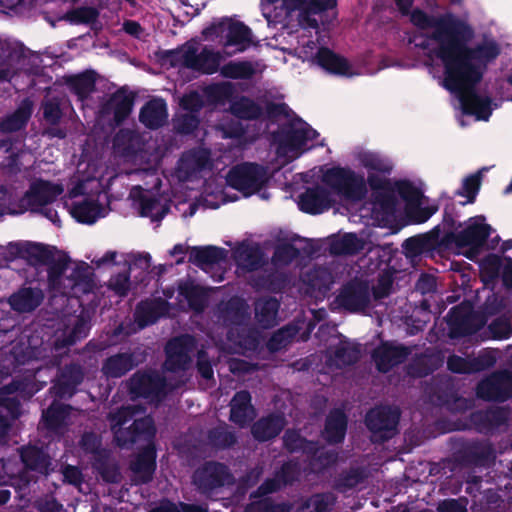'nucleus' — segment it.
<instances>
[{
	"label": "nucleus",
	"instance_id": "nucleus-2",
	"mask_svg": "<svg viewBox=\"0 0 512 512\" xmlns=\"http://www.w3.org/2000/svg\"><path fill=\"white\" fill-rule=\"evenodd\" d=\"M140 412L137 406H123L109 413L108 420L118 447L128 449L138 442L148 443L130 464L136 482L147 484L152 481L156 470L157 454L153 443L156 427L150 415L137 417Z\"/></svg>",
	"mask_w": 512,
	"mask_h": 512
},
{
	"label": "nucleus",
	"instance_id": "nucleus-11",
	"mask_svg": "<svg viewBox=\"0 0 512 512\" xmlns=\"http://www.w3.org/2000/svg\"><path fill=\"white\" fill-rule=\"evenodd\" d=\"M478 399L503 403L512 399V371L497 370L481 379L475 388Z\"/></svg>",
	"mask_w": 512,
	"mask_h": 512
},
{
	"label": "nucleus",
	"instance_id": "nucleus-30",
	"mask_svg": "<svg viewBox=\"0 0 512 512\" xmlns=\"http://www.w3.org/2000/svg\"><path fill=\"white\" fill-rule=\"evenodd\" d=\"M314 58L316 64L330 74L339 76L352 75L349 61L328 47H320Z\"/></svg>",
	"mask_w": 512,
	"mask_h": 512
},
{
	"label": "nucleus",
	"instance_id": "nucleus-29",
	"mask_svg": "<svg viewBox=\"0 0 512 512\" xmlns=\"http://www.w3.org/2000/svg\"><path fill=\"white\" fill-rule=\"evenodd\" d=\"M509 419V410L504 407H495L479 410L471 414V421L480 432L488 433L506 425Z\"/></svg>",
	"mask_w": 512,
	"mask_h": 512
},
{
	"label": "nucleus",
	"instance_id": "nucleus-58",
	"mask_svg": "<svg viewBox=\"0 0 512 512\" xmlns=\"http://www.w3.org/2000/svg\"><path fill=\"white\" fill-rule=\"evenodd\" d=\"M222 55L220 52H215L212 49L205 46L199 53V59L197 62V68L194 71L201 72L203 74L212 75L219 70Z\"/></svg>",
	"mask_w": 512,
	"mask_h": 512
},
{
	"label": "nucleus",
	"instance_id": "nucleus-60",
	"mask_svg": "<svg viewBox=\"0 0 512 512\" xmlns=\"http://www.w3.org/2000/svg\"><path fill=\"white\" fill-rule=\"evenodd\" d=\"M483 170H485V168L463 179L461 188L456 191V195L463 196L467 199L466 202H462V205H465L466 203L472 204L475 202L481 187Z\"/></svg>",
	"mask_w": 512,
	"mask_h": 512
},
{
	"label": "nucleus",
	"instance_id": "nucleus-32",
	"mask_svg": "<svg viewBox=\"0 0 512 512\" xmlns=\"http://www.w3.org/2000/svg\"><path fill=\"white\" fill-rule=\"evenodd\" d=\"M168 117L167 104L162 98H153L146 102L140 110L139 120L148 129L162 127Z\"/></svg>",
	"mask_w": 512,
	"mask_h": 512
},
{
	"label": "nucleus",
	"instance_id": "nucleus-42",
	"mask_svg": "<svg viewBox=\"0 0 512 512\" xmlns=\"http://www.w3.org/2000/svg\"><path fill=\"white\" fill-rule=\"evenodd\" d=\"M70 409V405L54 400L42 413L45 428L50 431L62 428L69 417Z\"/></svg>",
	"mask_w": 512,
	"mask_h": 512
},
{
	"label": "nucleus",
	"instance_id": "nucleus-38",
	"mask_svg": "<svg viewBox=\"0 0 512 512\" xmlns=\"http://www.w3.org/2000/svg\"><path fill=\"white\" fill-rule=\"evenodd\" d=\"M97 73L94 70H86L76 75L66 77L65 83L69 90L80 100H85L96 89Z\"/></svg>",
	"mask_w": 512,
	"mask_h": 512
},
{
	"label": "nucleus",
	"instance_id": "nucleus-12",
	"mask_svg": "<svg viewBox=\"0 0 512 512\" xmlns=\"http://www.w3.org/2000/svg\"><path fill=\"white\" fill-rule=\"evenodd\" d=\"M456 463L464 467L489 468L496 459L493 446L485 441L465 440L453 452Z\"/></svg>",
	"mask_w": 512,
	"mask_h": 512
},
{
	"label": "nucleus",
	"instance_id": "nucleus-8",
	"mask_svg": "<svg viewBox=\"0 0 512 512\" xmlns=\"http://www.w3.org/2000/svg\"><path fill=\"white\" fill-rule=\"evenodd\" d=\"M316 136L318 132L299 117L283 124L272 133L273 140L278 144L279 149L289 152L303 149L307 142Z\"/></svg>",
	"mask_w": 512,
	"mask_h": 512
},
{
	"label": "nucleus",
	"instance_id": "nucleus-56",
	"mask_svg": "<svg viewBox=\"0 0 512 512\" xmlns=\"http://www.w3.org/2000/svg\"><path fill=\"white\" fill-rule=\"evenodd\" d=\"M93 468L107 483H117L120 479V471L116 464L110 460V452L99 454V457L92 462Z\"/></svg>",
	"mask_w": 512,
	"mask_h": 512
},
{
	"label": "nucleus",
	"instance_id": "nucleus-53",
	"mask_svg": "<svg viewBox=\"0 0 512 512\" xmlns=\"http://www.w3.org/2000/svg\"><path fill=\"white\" fill-rule=\"evenodd\" d=\"M307 284L315 291L326 293L334 282L331 271L324 266H316L307 274Z\"/></svg>",
	"mask_w": 512,
	"mask_h": 512
},
{
	"label": "nucleus",
	"instance_id": "nucleus-35",
	"mask_svg": "<svg viewBox=\"0 0 512 512\" xmlns=\"http://www.w3.org/2000/svg\"><path fill=\"white\" fill-rule=\"evenodd\" d=\"M89 330L90 321L87 317L81 314L76 319L73 327L70 330L64 331L61 335L56 337L53 343V349L56 352H59L62 349L73 346L78 341L87 337Z\"/></svg>",
	"mask_w": 512,
	"mask_h": 512
},
{
	"label": "nucleus",
	"instance_id": "nucleus-44",
	"mask_svg": "<svg viewBox=\"0 0 512 512\" xmlns=\"http://www.w3.org/2000/svg\"><path fill=\"white\" fill-rule=\"evenodd\" d=\"M359 160L361 165L368 170V174L374 173L388 178L393 171L392 161L379 153L364 152L360 155Z\"/></svg>",
	"mask_w": 512,
	"mask_h": 512
},
{
	"label": "nucleus",
	"instance_id": "nucleus-17",
	"mask_svg": "<svg viewBox=\"0 0 512 512\" xmlns=\"http://www.w3.org/2000/svg\"><path fill=\"white\" fill-rule=\"evenodd\" d=\"M165 387L166 379L155 370L137 371L129 380V392L134 398L159 399Z\"/></svg>",
	"mask_w": 512,
	"mask_h": 512
},
{
	"label": "nucleus",
	"instance_id": "nucleus-62",
	"mask_svg": "<svg viewBox=\"0 0 512 512\" xmlns=\"http://www.w3.org/2000/svg\"><path fill=\"white\" fill-rule=\"evenodd\" d=\"M30 115L31 113L28 109H17L0 122L1 132L11 133L23 129L27 125Z\"/></svg>",
	"mask_w": 512,
	"mask_h": 512
},
{
	"label": "nucleus",
	"instance_id": "nucleus-40",
	"mask_svg": "<svg viewBox=\"0 0 512 512\" xmlns=\"http://www.w3.org/2000/svg\"><path fill=\"white\" fill-rule=\"evenodd\" d=\"M227 250L217 246H195L192 247L189 261L199 268L212 266L225 261Z\"/></svg>",
	"mask_w": 512,
	"mask_h": 512
},
{
	"label": "nucleus",
	"instance_id": "nucleus-46",
	"mask_svg": "<svg viewBox=\"0 0 512 512\" xmlns=\"http://www.w3.org/2000/svg\"><path fill=\"white\" fill-rule=\"evenodd\" d=\"M102 207L96 200L85 199L73 203L71 214L82 224H93L100 217Z\"/></svg>",
	"mask_w": 512,
	"mask_h": 512
},
{
	"label": "nucleus",
	"instance_id": "nucleus-39",
	"mask_svg": "<svg viewBox=\"0 0 512 512\" xmlns=\"http://www.w3.org/2000/svg\"><path fill=\"white\" fill-rule=\"evenodd\" d=\"M280 303L275 297L260 298L255 302V319L263 329L277 325V315Z\"/></svg>",
	"mask_w": 512,
	"mask_h": 512
},
{
	"label": "nucleus",
	"instance_id": "nucleus-31",
	"mask_svg": "<svg viewBox=\"0 0 512 512\" xmlns=\"http://www.w3.org/2000/svg\"><path fill=\"white\" fill-rule=\"evenodd\" d=\"M44 299L41 289L21 287L8 298L11 309L18 313L32 312L38 308Z\"/></svg>",
	"mask_w": 512,
	"mask_h": 512
},
{
	"label": "nucleus",
	"instance_id": "nucleus-7",
	"mask_svg": "<svg viewBox=\"0 0 512 512\" xmlns=\"http://www.w3.org/2000/svg\"><path fill=\"white\" fill-rule=\"evenodd\" d=\"M64 192L61 184H55L47 180L39 179L29 186L18 202L19 211H11L10 214H22L40 211L42 207L51 205Z\"/></svg>",
	"mask_w": 512,
	"mask_h": 512
},
{
	"label": "nucleus",
	"instance_id": "nucleus-9",
	"mask_svg": "<svg viewBox=\"0 0 512 512\" xmlns=\"http://www.w3.org/2000/svg\"><path fill=\"white\" fill-rule=\"evenodd\" d=\"M226 180L231 188L244 196H250L260 191L265 184V169L257 163L244 162L232 167Z\"/></svg>",
	"mask_w": 512,
	"mask_h": 512
},
{
	"label": "nucleus",
	"instance_id": "nucleus-25",
	"mask_svg": "<svg viewBox=\"0 0 512 512\" xmlns=\"http://www.w3.org/2000/svg\"><path fill=\"white\" fill-rule=\"evenodd\" d=\"M135 102V94L124 87L117 89L103 104V112L112 113L116 125H121L131 114Z\"/></svg>",
	"mask_w": 512,
	"mask_h": 512
},
{
	"label": "nucleus",
	"instance_id": "nucleus-10",
	"mask_svg": "<svg viewBox=\"0 0 512 512\" xmlns=\"http://www.w3.org/2000/svg\"><path fill=\"white\" fill-rule=\"evenodd\" d=\"M400 419L398 408L379 406L369 410L365 416V425L372 434L373 442L384 443L397 432Z\"/></svg>",
	"mask_w": 512,
	"mask_h": 512
},
{
	"label": "nucleus",
	"instance_id": "nucleus-51",
	"mask_svg": "<svg viewBox=\"0 0 512 512\" xmlns=\"http://www.w3.org/2000/svg\"><path fill=\"white\" fill-rule=\"evenodd\" d=\"M220 73L224 78L249 80L256 69L250 61H229L220 68Z\"/></svg>",
	"mask_w": 512,
	"mask_h": 512
},
{
	"label": "nucleus",
	"instance_id": "nucleus-63",
	"mask_svg": "<svg viewBox=\"0 0 512 512\" xmlns=\"http://www.w3.org/2000/svg\"><path fill=\"white\" fill-rule=\"evenodd\" d=\"M99 17V11L95 7L82 6L69 10L64 19L72 24H92Z\"/></svg>",
	"mask_w": 512,
	"mask_h": 512
},
{
	"label": "nucleus",
	"instance_id": "nucleus-45",
	"mask_svg": "<svg viewBox=\"0 0 512 512\" xmlns=\"http://www.w3.org/2000/svg\"><path fill=\"white\" fill-rule=\"evenodd\" d=\"M367 477L368 474L364 467H351L338 474L334 480V488L340 493H345L363 483Z\"/></svg>",
	"mask_w": 512,
	"mask_h": 512
},
{
	"label": "nucleus",
	"instance_id": "nucleus-26",
	"mask_svg": "<svg viewBox=\"0 0 512 512\" xmlns=\"http://www.w3.org/2000/svg\"><path fill=\"white\" fill-rule=\"evenodd\" d=\"M136 352H119L107 357L101 367L107 378H121L140 364Z\"/></svg>",
	"mask_w": 512,
	"mask_h": 512
},
{
	"label": "nucleus",
	"instance_id": "nucleus-52",
	"mask_svg": "<svg viewBox=\"0 0 512 512\" xmlns=\"http://www.w3.org/2000/svg\"><path fill=\"white\" fill-rule=\"evenodd\" d=\"M310 470L315 474H323L338 461L339 455L335 450H322L318 447V452L307 454Z\"/></svg>",
	"mask_w": 512,
	"mask_h": 512
},
{
	"label": "nucleus",
	"instance_id": "nucleus-18",
	"mask_svg": "<svg viewBox=\"0 0 512 512\" xmlns=\"http://www.w3.org/2000/svg\"><path fill=\"white\" fill-rule=\"evenodd\" d=\"M491 232V225L474 222L459 232H447L442 241L454 243L459 248L469 247L477 251L484 246Z\"/></svg>",
	"mask_w": 512,
	"mask_h": 512
},
{
	"label": "nucleus",
	"instance_id": "nucleus-43",
	"mask_svg": "<svg viewBox=\"0 0 512 512\" xmlns=\"http://www.w3.org/2000/svg\"><path fill=\"white\" fill-rule=\"evenodd\" d=\"M208 443L217 450H226L234 447L238 442L236 432L227 424L211 428L207 433Z\"/></svg>",
	"mask_w": 512,
	"mask_h": 512
},
{
	"label": "nucleus",
	"instance_id": "nucleus-20",
	"mask_svg": "<svg viewBox=\"0 0 512 512\" xmlns=\"http://www.w3.org/2000/svg\"><path fill=\"white\" fill-rule=\"evenodd\" d=\"M448 336L451 339H460L478 332L483 323H476V316L465 308L457 305L452 307L446 316Z\"/></svg>",
	"mask_w": 512,
	"mask_h": 512
},
{
	"label": "nucleus",
	"instance_id": "nucleus-33",
	"mask_svg": "<svg viewBox=\"0 0 512 512\" xmlns=\"http://www.w3.org/2000/svg\"><path fill=\"white\" fill-rule=\"evenodd\" d=\"M237 266L246 272L259 270L265 263L264 253L259 245L241 243L233 251Z\"/></svg>",
	"mask_w": 512,
	"mask_h": 512
},
{
	"label": "nucleus",
	"instance_id": "nucleus-57",
	"mask_svg": "<svg viewBox=\"0 0 512 512\" xmlns=\"http://www.w3.org/2000/svg\"><path fill=\"white\" fill-rule=\"evenodd\" d=\"M333 357L337 367L343 368L350 366L359 360L360 349L357 345L342 342L335 347Z\"/></svg>",
	"mask_w": 512,
	"mask_h": 512
},
{
	"label": "nucleus",
	"instance_id": "nucleus-36",
	"mask_svg": "<svg viewBox=\"0 0 512 512\" xmlns=\"http://www.w3.org/2000/svg\"><path fill=\"white\" fill-rule=\"evenodd\" d=\"M226 28L225 47L236 46L239 52H243L252 44V30L243 22L228 19Z\"/></svg>",
	"mask_w": 512,
	"mask_h": 512
},
{
	"label": "nucleus",
	"instance_id": "nucleus-50",
	"mask_svg": "<svg viewBox=\"0 0 512 512\" xmlns=\"http://www.w3.org/2000/svg\"><path fill=\"white\" fill-rule=\"evenodd\" d=\"M140 215L149 217L153 222L161 221L169 211V207L163 205L156 196L142 195L139 198Z\"/></svg>",
	"mask_w": 512,
	"mask_h": 512
},
{
	"label": "nucleus",
	"instance_id": "nucleus-1",
	"mask_svg": "<svg viewBox=\"0 0 512 512\" xmlns=\"http://www.w3.org/2000/svg\"><path fill=\"white\" fill-rule=\"evenodd\" d=\"M501 53V47L494 39H483L472 49L444 67V87L456 93L462 112L488 121L492 114V99L480 96L476 87L483 80L489 64Z\"/></svg>",
	"mask_w": 512,
	"mask_h": 512
},
{
	"label": "nucleus",
	"instance_id": "nucleus-23",
	"mask_svg": "<svg viewBox=\"0 0 512 512\" xmlns=\"http://www.w3.org/2000/svg\"><path fill=\"white\" fill-rule=\"evenodd\" d=\"M48 371V367H33L23 376L14 378L6 388L10 393H18L23 399L28 400L47 384V381L40 382L38 378L41 377L42 373H46Z\"/></svg>",
	"mask_w": 512,
	"mask_h": 512
},
{
	"label": "nucleus",
	"instance_id": "nucleus-61",
	"mask_svg": "<svg viewBox=\"0 0 512 512\" xmlns=\"http://www.w3.org/2000/svg\"><path fill=\"white\" fill-rule=\"evenodd\" d=\"M208 162V154L203 151H189L184 153L179 159L180 170L191 174L202 170Z\"/></svg>",
	"mask_w": 512,
	"mask_h": 512
},
{
	"label": "nucleus",
	"instance_id": "nucleus-48",
	"mask_svg": "<svg viewBox=\"0 0 512 512\" xmlns=\"http://www.w3.org/2000/svg\"><path fill=\"white\" fill-rule=\"evenodd\" d=\"M231 113L242 120H257L262 117L263 109L253 99L241 96L230 105Z\"/></svg>",
	"mask_w": 512,
	"mask_h": 512
},
{
	"label": "nucleus",
	"instance_id": "nucleus-47",
	"mask_svg": "<svg viewBox=\"0 0 512 512\" xmlns=\"http://www.w3.org/2000/svg\"><path fill=\"white\" fill-rule=\"evenodd\" d=\"M179 294L186 299L191 310L196 313L204 311L207 305V293L203 287L193 283H184L179 286Z\"/></svg>",
	"mask_w": 512,
	"mask_h": 512
},
{
	"label": "nucleus",
	"instance_id": "nucleus-27",
	"mask_svg": "<svg viewBox=\"0 0 512 512\" xmlns=\"http://www.w3.org/2000/svg\"><path fill=\"white\" fill-rule=\"evenodd\" d=\"M255 417V408L249 391H237L230 401L229 420L239 426L246 427Z\"/></svg>",
	"mask_w": 512,
	"mask_h": 512
},
{
	"label": "nucleus",
	"instance_id": "nucleus-28",
	"mask_svg": "<svg viewBox=\"0 0 512 512\" xmlns=\"http://www.w3.org/2000/svg\"><path fill=\"white\" fill-rule=\"evenodd\" d=\"M286 420L284 416L270 413L260 417L251 426V435L259 443L268 442L276 438L284 429Z\"/></svg>",
	"mask_w": 512,
	"mask_h": 512
},
{
	"label": "nucleus",
	"instance_id": "nucleus-49",
	"mask_svg": "<svg viewBox=\"0 0 512 512\" xmlns=\"http://www.w3.org/2000/svg\"><path fill=\"white\" fill-rule=\"evenodd\" d=\"M363 247V241L355 233H346L341 238L331 242L330 252L334 255H355Z\"/></svg>",
	"mask_w": 512,
	"mask_h": 512
},
{
	"label": "nucleus",
	"instance_id": "nucleus-59",
	"mask_svg": "<svg viewBox=\"0 0 512 512\" xmlns=\"http://www.w3.org/2000/svg\"><path fill=\"white\" fill-rule=\"evenodd\" d=\"M235 92V86L231 82L214 83L205 89L207 99L215 104H224L226 101H230Z\"/></svg>",
	"mask_w": 512,
	"mask_h": 512
},
{
	"label": "nucleus",
	"instance_id": "nucleus-15",
	"mask_svg": "<svg viewBox=\"0 0 512 512\" xmlns=\"http://www.w3.org/2000/svg\"><path fill=\"white\" fill-rule=\"evenodd\" d=\"M19 456L25 471L20 473V478L26 484L30 483L28 472H36L41 476H48L54 471L53 459L48 450L42 446L25 445L19 448Z\"/></svg>",
	"mask_w": 512,
	"mask_h": 512
},
{
	"label": "nucleus",
	"instance_id": "nucleus-3",
	"mask_svg": "<svg viewBox=\"0 0 512 512\" xmlns=\"http://www.w3.org/2000/svg\"><path fill=\"white\" fill-rule=\"evenodd\" d=\"M408 16L417 29H433L430 38L437 43L433 53L441 61L443 68L472 49L469 43L475 36L474 29L451 13L434 16L420 8H414Z\"/></svg>",
	"mask_w": 512,
	"mask_h": 512
},
{
	"label": "nucleus",
	"instance_id": "nucleus-21",
	"mask_svg": "<svg viewBox=\"0 0 512 512\" xmlns=\"http://www.w3.org/2000/svg\"><path fill=\"white\" fill-rule=\"evenodd\" d=\"M496 363L495 355L490 351H483L473 358H465L453 354L447 358V368L456 374H474L492 368Z\"/></svg>",
	"mask_w": 512,
	"mask_h": 512
},
{
	"label": "nucleus",
	"instance_id": "nucleus-5",
	"mask_svg": "<svg viewBox=\"0 0 512 512\" xmlns=\"http://www.w3.org/2000/svg\"><path fill=\"white\" fill-rule=\"evenodd\" d=\"M229 467L218 461H205L192 474V484L202 495H211L221 488L234 484Z\"/></svg>",
	"mask_w": 512,
	"mask_h": 512
},
{
	"label": "nucleus",
	"instance_id": "nucleus-24",
	"mask_svg": "<svg viewBox=\"0 0 512 512\" xmlns=\"http://www.w3.org/2000/svg\"><path fill=\"white\" fill-rule=\"evenodd\" d=\"M298 205L299 209L305 213L321 214L331 207V194L321 185L308 187L299 195Z\"/></svg>",
	"mask_w": 512,
	"mask_h": 512
},
{
	"label": "nucleus",
	"instance_id": "nucleus-6",
	"mask_svg": "<svg viewBox=\"0 0 512 512\" xmlns=\"http://www.w3.org/2000/svg\"><path fill=\"white\" fill-rule=\"evenodd\" d=\"M371 302L370 289L366 281L354 278L344 283L331 303L332 310L352 314L364 312Z\"/></svg>",
	"mask_w": 512,
	"mask_h": 512
},
{
	"label": "nucleus",
	"instance_id": "nucleus-34",
	"mask_svg": "<svg viewBox=\"0 0 512 512\" xmlns=\"http://www.w3.org/2000/svg\"><path fill=\"white\" fill-rule=\"evenodd\" d=\"M348 418L344 411L334 409L327 415L324 425V438L329 444H339L345 439Z\"/></svg>",
	"mask_w": 512,
	"mask_h": 512
},
{
	"label": "nucleus",
	"instance_id": "nucleus-54",
	"mask_svg": "<svg viewBox=\"0 0 512 512\" xmlns=\"http://www.w3.org/2000/svg\"><path fill=\"white\" fill-rule=\"evenodd\" d=\"M91 267L86 262H80L67 277L72 290L82 287L83 292H89L93 288Z\"/></svg>",
	"mask_w": 512,
	"mask_h": 512
},
{
	"label": "nucleus",
	"instance_id": "nucleus-13",
	"mask_svg": "<svg viewBox=\"0 0 512 512\" xmlns=\"http://www.w3.org/2000/svg\"><path fill=\"white\" fill-rule=\"evenodd\" d=\"M195 349L196 340L192 335L184 334L170 339L165 346V369L172 373L187 371Z\"/></svg>",
	"mask_w": 512,
	"mask_h": 512
},
{
	"label": "nucleus",
	"instance_id": "nucleus-37",
	"mask_svg": "<svg viewBox=\"0 0 512 512\" xmlns=\"http://www.w3.org/2000/svg\"><path fill=\"white\" fill-rule=\"evenodd\" d=\"M167 302L161 298L140 302L135 310V319L140 327H146L157 322L166 313Z\"/></svg>",
	"mask_w": 512,
	"mask_h": 512
},
{
	"label": "nucleus",
	"instance_id": "nucleus-55",
	"mask_svg": "<svg viewBox=\"0 0 512 512\" xmlns=\"http://www.w3.org/2000/svg\"><path fill=\"white\" fill-rule=\"evenodd\" d=\"M298 334V328L295 325H285L275 331L267 342V348L271 352H278L287 348Z\"/></svg>",
	"mask_w": 512,
	"mask_h": 512
},
{
	"label": "nucleus",
	"instance_id": "nucleus-22",
	"mask_svg": "<svg viewBox=\"0 0 512 512\" xmlns=\"http://www.w3.org/2000/svg\"><path fill=\"white\" fill-rule=\"evenodd\" d=\"M218 318L225 327L244 325L250 317L247 302L239 297L232 296L227 301L218 304Z\"/></svg>",
	"mask_w": 512,
	"mask_h": 512
},
{
	"label": "nucleus",
	"instance_id": "nucleus-64",
	"mask_svg": "<svg viewBox=\"0 0 512 512\" xmlns=\"http://www.w3.org/2000/svg\"><path fill=\"white\" fill-rule=\"evenodd\" d=\"M488 331L492 339H508L512 335V318L505 314L496 317L488 325Z\"/></svg>",
	"mask_w": 512,
	"mask_h": 512
},
{
	"label": "nucleus",
	"instance_id": "nucleus-16",
	"mask_svg": "<svg viewBox=\"0 0 512 512\" xmlns=\"http://www.w3.org/2000/svg\"><path fill=\"white\" fill-rule=\"evenodd\" d=\"M410 347L390 340H382L371 353L375 367L380 373H388L394 367L404 363L410 356Z\"/></svg>",
	"mask_w": 512,
	"mask_h": 512
},
{
	"label": "nucleus",
	"instance_id": "nucleus-4",
	"mask_svg": "<svg viewBox=\"0 0 512 512\" xmlns=\"http://www.w3.org/2000/svg\"><path fill=\"white\" fill-rule=\"evenodd\" d=\"M322 182L347 200L361 201L367 195V181L349 167L328 168L322 175Z\"/></svg>",
	"mask_w": 512,
	"mask_h": 512
},
{
	"label": "nucleus",
	"instance_id": "nucleus-19",
	"mask_svg": "<svg viewBox=\"0 0 512 512\" xmlns=\"http://www.w3.org/2000/svg\"><path fill=\"white\" fill-rule=\"evenodd\" d=\"M367 184L372 191L374 209L379 210L385 215L394 214L398 201L390 179L369 173Z\"/></svg>",
	"mask_w": 512,
	"mask_h": 512
},
{
	"label": "nucleus",
	"instance_id": "nucleus-14",
	"mask_svg": "<svg viewBox=\"0 0 512 512\" xmlns=\"http://www.w3.org/2000/svg\"><path fill=\"white\" fill-rule=\"evenodd\" d=\"M51 362L53 366L58 367L53 386L55 394L60 398L72 397L84 381L86 375L84 366L77 361H71L61 366L58 357H55Z\"/></svg>",
	"mask_w": 512,
	"mask_h": 512
},
{
	"label": "nucleus",
	"instance_id": "nucleus-41",
	"mask_svg": "<svg viewBox=\"0 0 512 512\" xmlns=\"http://www.w3.org/2000/svg\"><path fill=\"white\" fill-rule=\"evenodd\" d=\"M283 448L290 454L302 453L304 455L318 452V442L309 440L296 429H287L282 437Z\"/></svg>",
	"mask_w": 512,
	"mask_h": 512
}]
</instances>
